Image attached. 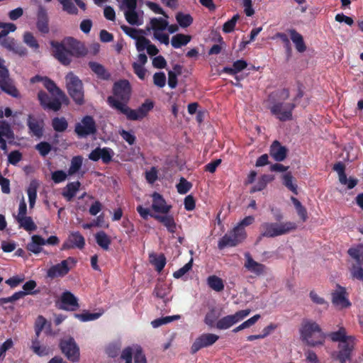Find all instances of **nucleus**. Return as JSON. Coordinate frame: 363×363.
Returning <instances> with one entry per match:
<instances>
[{"label":"nucleus","instance_id":"6e6552de","mask_svg":"<svg viewBox=\"0 0 363 363\" xmlns=\"http://www.w3.org/2000/svg\"><path fill=\"white\" fill-rule=\"evenodd\" d=\"M246 237L245 229L240 226H235L218 241V247L220 250L225 247H235L243 242Z\"/></svg>","mask_w":363,"mask_h":363},{"label":"nucleus","instance_id":"4d7b16f0","mask_svg":"<svg viewBox=\"0 0 363 363\" xmlns=\"http://www.w3.org/2000/svg\"><path fill=\"white\" fill-rule=\"evenodd\" d=\"M23 42L33 49H38L39 48V45L33 36V35L30 32H26L23 35Z\"/></svg>","mask_w":363,"mask_h":363},{"label":"nucleus","instance_id":"72a5a7b5","mask_svg":"<svg viewBox=\"0 0 363 363\" xmlns=\"http://www.w3.org/2000/svg\"><path fill=\"white\" fill-rule=\"evenodd\" d=\"M289 33L290 35V38L295 45L297 51L299 52H305L306 50V46L302 35L294 29L289 30Z\"/></svg>","mask_w":363,"mask_h":363},{"label":"nucleus","instance_id":"c85d7f7f","mask_svg":"<svg viewBox=\"0 0 363 363\" xmlns=\"http://www.w3.org/2000/svg\"><path fill=\"white\" fill-rule=\"evenodd\" d=\"M287 150L278 141H274L270 147L271 156L278 162L283 161L286 157Z\"/></svg>","mask_w":363,"mask_h":363},{"label":"nucleus","instance_id":"0eeeda50","mask_svg":"<svg viewBox=\"0 0 363 363\" xmlns=\"http://www.w3.org/2000/svg\"><path fill=\"white\" fill-rule=\"evenodd\" d=\"M66 86L69 94L79 104L84 102V90L82 81L72 72L65 77Z\"/></svg>","mask_w":363,"mask_h":363},{"label":"nucleus","instance_id":"a19ab883","mask_svg":"<svg viewBox=\"0 0 363 363\" xmlns=\"http://www.w3.org/2000/svg\"><path fill=\"white\" fill-rule=\"evenodd\" d=\"M37 189L38 184L35 181L31 182L27 189L29 206L30 208H33L35 203V201L37 199Z\"/></svg>","mask_w":363,"mask_h":363},{"label":"nucleus","instance_id":"5fc2aeb1","mask_svg":"<svg viewBox=\"0 0 363 363\" xmlns=\"http://www.w3.org/2000/svg\"><path fill=\"white\" fill-rule=\"evenodd\" d=\"M82 157L81 156H75L71 160L70 167L68 169V175L76 174L82 167Z\"/></svg>","mask_w":363,"mask_h":363},{"label":"nucleus","instance_id":"ea45409f","mask_svg":"<svg viewBox=\"0 0 363 363\" xmlns=\"http://www.w3.org/2000/svg\"><path fill=\"white\" fill-rule=\"evenodd\" d=\"M96 243L104 250L109 249L111 240L109 236L104 231H100L95 235Z\"/></svg>","mask_w":363,"mask_h":363},{"label":"nucleus","instance_id":"de8ad7c7","mask_svg":"<svg viewBox=\"0 0 363 363\" xmlns=\"http://www.w3.org/2000/svg\"><path fill=\"white\" fill-rule=\"evenodd\" d=\"M176 20L182 28H187L193 22V18L190 14L179 12L176 14Z\"/></svg>","mask_w":363,"mask_h":363},{"label":"nucleus","instance_id":"79ce46f5","mask_svg":"<svg viewBox=\"0 0 363 363\" xmlns=\"http://www.w3.org/2000/svg\"><path fill=\"white\" fill-rule=\"evenodd\" d=\"M191 40L189 35L177 34L172 38L171 44L174 48H179L186 45Z\"/></svg>","mask_w":363,"mask_h":363},{"label":"nucleus","instance_id":"393cba45","mask_svg":"<svg viewBox=\"0 0 363 363\" xmlns=\"http://www.w3.org/2000/svg\"><path fill=\"white\" fill-rule=\"evenodd\" d=\"M147 62V55L144 53H140L136 61L133 63L134 73L142 80L145 79L146 75L147 70L145 68V65Z\"/></svg>","mask_w":363,"mask_h":363},{"label":"nucleus","instance_id":"423d86ee","mask_svg":"<svg viewBox=\"0 0 363 363\" xmlns=\"http://www.w3.org/2000/svg\"><path fill=\"white\" fill-rule=\"evenodd\" d=\"M167 28L168 21L165 17L152 18L146 26L147 31L152 33L153 39L166 45L169 43V34L166 32Z\"/></svg>","mask_w":363,"mask_h":363},{"label":"nucleus","instance_id":"09e8293b","mask_svg":"<svg viewBox=\"0 0 363 363\" xmlns=\"http://www.w3.org/2000/svg\"><path fill=\"white\" fill-rule=\"evenodd\" d=\"M89 65L91 70L97 74L99 77L102 79H108L109 77L108 73L101 65L95 62H90Z\"/></svg>","mask_w":363,"mask_h":363},{"label":"nucleus","instance_id":"37998d69","mask_svg":"<svg viewBox=\"0 0 363 363\" xmlns=\"http://www.w3.org/2000/svg\"><path fill=\"white\" fill-rule=\"evenodd\" d=\"M207 283L210 288L216 291H221L224 289V284L223 280L216 275H212L208 277Z\"/></svg>","mask_w":363,"mask_h":363},{"label":"nucleus","instance_id":"3c124183","mask_svg":"<svg viewBox=\"0 0 363 363\" xmlns=\"http://www.w3.org/2000/svg\"><path fill=\"white\" fill-rule=\"evenodd\" d=\"M121 28L126 35L134 39L135 41L144 35V31L140 29H135L125 25L121 26Z\"/></svg>","mask_w":363,"mask_h":363},{"label":"nucleus","instance_id":"338daca9","mask_svg":"<svg viewBox=\"0 0 363 363\" xmlns=\"http://www.w3.org/2000/svg\"><path fill=\"white\" fill-rule=\"evenodd\" d=\"M338 177L340 182L343 185H347V188L350 189L354 188L357 184V181L354 179L350 178L348 179L345 173L339 174Z\"/></svg>","mask_w":363,"mask_h":363},{"label":"nucleus","instance_id":"e2e57ef3","mask_svg":"<svg viewBox=\"0 0 363 363\" xmlns=\"http://www.w3.org/2000/svg\"><path fill=\"white\" fill-rule=\"evenodd\" d=\"M240 16L238 14H235L233 16V18L225 22L223 27V32L228 33L232 32L234 30L235 24L239 19Z\"/></svg>","mask_w":363,"mask_h":363},{"label":"nucleus","instance_id":"4c0bfd02","mask_svg":"<svg viewBox=\"0 0 363 363\" xmlns=\"http://www.w3.org/2000/svg\"><path fill=\"white\" fill-rule=\"evenodd\" d=\"M28 125L33 135L38 138H40L43 135V122L38 121L35 118L29 116Z\"/></svg>","mask_w":363,"mask_h":363},{"label":"nucleus","instance_id":"680f3d73","mask_svg":"<svg viewBox=\"0 0 363 363\" xmlns=\"http://www.w3.org/2000/svg\"><path fill=\"white\" fill-rule=\"evenodd\" d=\"M154 84L160 88H162L166 84V75L162 72H156L153 75Z\"/></svg>","mask_w":363,"mask_h":363},{"label":"nucleus","instance_id":"a211bd4d","mask_svg":"<svg viewBox=\"0 0 363 363\" xmlns=\"http://www.w3.org/2000/svg\"><path fill=\"white\" fill-rule=\"evenodd\" d=\"M38 100L40 104L45 108L55 111H58L62 106V102L64 101L57 97H55L54 99L51 100L48 95L44 91H40L38 94Z\"/></svg>","mask_w":363,"mask_h":363},{"label":"nucleus","instance_id":"1a4fd4ad","mask_svg":"<svg viewBox=\"0 0 363 363\" xmlns=\"http://www.w3.org/2000/svg\"><path fill=\"white\" fill-rule=\"evenodd\" d=\"M130 84L128 80H120L114 84L113 86V96L108 98V103L111 107L116 109L109 101L111 98L116 101H120L126 104L130 99Z\"/></svg>","mask_w":363,"mask_h":363},{"label":"nucleus","instance_id":"dca6fc26","mask_svg":"<svg viewBox=\"0 0 363 363\" xmlns=\"http://www.w3.org/2000/svg\"><path fill=\"white\" fill-rule=\"evenodd\" d=\"M75 133L79 137L84 138L96 132V127L92 117L86 116L76 124Z\"/></svg>","mask_w":363,"mask_h":363},{"label":"nucleus","instance_id":"bf43d9fd","mask_svg":"<svg viewBox=\"0 0 363 363\" xmlns=\"http://www.w3.org/2000/svg\"><path fill=\"white\" fill-rule=\"evenodd\" d=\"M0 28H2V30L0 32V38H1L6 37L9 33L14 32L16 30V26L11 23L0 22Z\"/></svg>","mask_w":363,"mask_h":363},{"label":"nucleus","instance_id":"4468645a","mask_svg":"<svg viewBox=\"0 0 363 363\" xmlns=\"http://www.w3.org/2000/svg\"><path fill=\"white\" fill-rule=\"evenodd\" d=\"M4 60L0 58V87L1 89L12 96H18V91L12 84L9 75V71L4 65Z\"/></svg>","mask_w":363,"mask_h":363},{"label":"nucleus","instance_id":"5701e85b","mask_svg":"<svg viewBox=\"0 0 363 363\" xmlns=\"http://www.w3.org/2000/svg\"><path fill=\"white\" fill-rule=\"evenodd\" d=\"M354 340H350L346 343H339V352L337 354V359L342 363H345L350 359L351 352L354 349Z\"/></svg>","mask_w":363,"mask_h":363},{"label":"nucleus","instance_id":"603ef678","mask_svg":"<svg viewBox=\"0 0 363 363\" xmlns=\"http://www.w3.org/2000/svg\"><path fill=\"white\" fill-rule=\"evenodd\" d=\"M293 177L290 172L285 173L282 176L283 184L294 194H298L297 185L293 182Z\"/></svg>","mask_w":363,"mask_h":363},{"label":"nucleus","instance_id":"a878e982","mask_svg":"<svg viewBox=\"0 0 363 363\" xmlns=\"http://www.w3.org/2000/svg\"><path fill=\"white\" fill-rule=\"evenodd\" d=\"M245 267L250 272L256 274L261 275L264 272L265 266L255 261L249 252L245 254Z\"/></svg>","mask_w":363,"mask_h":363},{"label":"nucleus","instance_id":"c03bdc74","mask_svg":"<svg viewBox=\"0 0 363 363\" xmlns=\"http://www.w3.org/2000/svg\"><path fill=\"white\" fill-rule=\"evenodd\" d=\"M247 66V63L246 61L242 60H239L235 61L232 67H225L223 69L224 72L228 73L229 74H235L244 69H245Z\"/></svg>","mask_w":363,"mask_h":363},{"label":"nucleus","instance_id":"f8f14e48","mask_svg":"<svg viewBox=\"0 0 363 363\" xmlns=\"http://www.w3.org/2000/svg\"><path fill=\"white\" fill-rule=\"evenodd\" d=\"M295 104L292 102L276 101L270 107L271 113L279 120L286 121L291 119Z\"/></svg>","mask_w":363,"mask_h":363},{"label":"nucleus","instance_id":"2eb2a0df","mask_svg":"<svg viewBox=\"0 0 363 363\" xmlns=\"http://www.w3.org/2000/svg\"><path fill=\"white\" fill-rule=\"evenodd\" d=\"M62 352L72 362L78 361L79 358V350L72 337H65L60 342Z\"/></svg>","mask_w":363,"mask_h":363},{"label":"nucleus","instance_id":"ddd939ff","mask_svg":"<svg viewBox=\"0 0 363 363\" xmlns=\"http://www.w3.org/2000/svg\"><path fill=\"white\" fill-rule=\"evenodd\" d=\"M133 355H134L135 363H147V359L142 348L138 345L123 349L121 358L125 360V363H132Z\"/></svg>","mask_w":363,"mask_h":363},{"label":"nucleus","instance_id":"b1692460","mask_svg":"<svg viewBox=\"0 0 363 363\" xmlns=\"http://www.w3.org/2000/svg\"><path fill=\"white\" fill-rule=\"evenodd\" d=\"M85 244L84 237L78 232L72 233L67 241L63 244L62 249L67 250L74 247L82 249Z\"/></svg>","mask_w":363,"mask_h":363},{"label":"nucleus","instance_id":"20e7f679","mask_svg":"<svg viewBox=\"0 0 363 363\" xmlns=\"http://www.w3.org/2000/svg\"><path fill=\"white\" fill-rule=\"evenodd\" d=\"M143 0H122L120 9L123 12L127 22L132 26H141L144 21V12L138 8L137 4Z\"/></svg>","mask_w":363,"mask_h":363},{"label":"nucleus","instance_id":"4be33fe9","mask_svg":"<svg viewBox=\"0 0 363 363\" xmlns=\"http://www.w3.org/2000/svg\"><path fill=\"white\" fill-rule=\"evenodd\" d=\"M78 307V300L73 294L69 291H65L62 294L60 298V308L67 311H75Z\"/></svg>","mask_w":363,"mask_h":363},{"label":"nucleus","instance_id":"c756f323","mask_svg":"<svg viewBox=\"0 0 363 363\" xmlns=\"http://www.w3.org/2000/svg\"><path fill=\"white\" fill-rule=\"evenodd\" d=\"M43 85L54 97L67 100L65 94L56 86L53 81L45 77Z\"/></svg>","mask_w":363,"mask_h":363},{"label":"nucleus","instance_id":"c9c22d12","mask_svg":"<svg viewBox=\"0 0 363 363\" xmlns=\"http://www.w3.org/2000/svg\"><path fill=\"white\" fill-rule=\"evenodd\" d=\"M170 291V286L164 283L158 284L155 289L156 296L162 298L164 303L169 302L171 300V298L168 297Z\"/></svg>","mask_w":363,"mask_h":363},{"label":"nucleus","instance_id":"39448f33","mask_svg":"<svg viewBox=\"0 0 363 363\" xmlns=\"http://www.w3.org/2000/svg\"><path fill=\"white\" fill-rule=\"evenodd\" d=\"M109 101L114 106L116 107V110L124 114L128 119L133 121L143 119L154 106L152 101L147 100L138 108L134 110L130 108L127 104L120 101H116L112 98H111Z\"/></svg>","mask_w":363,"mask_h":363},{"label":"nucleus","instance_id":"f257e3e1","mask_svg":"<svg viewBox=\"0 0 363 363\" xmlns=\"http://www.w3.org/2000/svg\"><path fill=\"white\" fill-rule=\"evenodd\" d=\"M299 333L301 339L311 347L323 345L326 337L320 326L315 321L310 319L302 321Z\"/></svg>","mask_w":363,"mask_h":363},{"label":"nucleus","instance_id":"9b49d317","mask_svg":"<svg viewBox=\"0 0 363 363\" xmlns=\"http://www.w3.org/2000/svg\"><path fill=\"white\" fill-rule=\"evenodd\" d=\"M76 260L73 257H68L61 262L51 266L47 271V276L51 279L63 277L75 266Z\"/></svg>","mask_w":363,"mask_h":363},{"label":"nucleus","instance_id":"aec40b11","mask_svg":"<svg viewBox=\"0 0 363 363\" xmlns=\"http://www.w3.org/2000/svg\"><path fill=\"white\" fill-rule=\"evenodd\" d=\"M0 44L3 48L19 56H25L27 54L26 49L23 45L18 44L12 38L3 39L0 41Z\"/></svg>","mask_w":363,"mask_h":363},{"label":"nucleus","instance_id":"7ed1b4c3","mask_svg":"<svg viewBox=\"0 0 363 363\" xmlns=\"http://www.w3.org/2000/svg\"><path fill=\"white\" fill-rule=\"evenodd\" d=\"M296 228V224L294 222L273 223L263 222L259 227L260 235L259 242L262 238H274L289 233Z\"/></svg>","mask_w":363,"mask_h":363},{"label":"nucleus","instance_id":"052dcab7","mask_svg":"<svg viewBox=\"0 0 363 363\" xmlns=\"http://www.w3.org/2000/svg\"><path fill=\"white\" fill-rule=\"evenodd\" d=\"M192 185L184 178H181L179 184L177 185V191L181 194H185L191 188Z\"/></svg>","mask_w":363,"mask_h":363},{"label":"nucleus","instance_id":"f704fd0d","mask_svg":"<svg viewBox=\"0 0 363 363\" xmlns=\"http://www.w3.org/2000/svg\"><path fill=\"white\" fill-rule=\"evenodd\" d=\"M153 217L157 220L162 223L170 233H174L176 230V223L174 220V218L172 216L166 213L164 216L160 215H152Z\"/></svg>","mask_w":363,"mask_h":363},{"label":"nucleus","instance_id":"cd10ccee","mask_svg":"<svg viewBox=\"0 0 363 363\" xmlns=\"http://www.w3.org/2000/svg\"><path fill=\"white\" fill-rule=\"evenodd\" d=\"M37 17L38 29L43 33H48L49 32L48 17L46 10L42 6H39Z\"/></svg>","mask_w":363,"mask_h":363},{"label":"nucleus","instance_id":"69168bd1","mask_svg":"<svg viewBox=\"0 0 363 363\" xmlns=\"http://www.w3.org/2000/svg\"><path fill=\"white\" fill-rule=\"evenodd\" d=\"M193 264V259L191 258L190 261L186 263L184 267L174 272L173 274V277L175 279H179L182 277L184 274H186L191 268Z\"/></svg>","mask_w":363,"mask_h":363},{"label":"nucleus","instance_id":"9d476101","mask_svg":"<svg viewBox=\"0 0 363 363\" xmlns=\"http://www.w3.org/2000/svg\"><path fill=\"white\" fill-rule=\"evenodd\" d=\"M250 313L251 310L249 308L236 311L234 314L228 315L219 319L216 326L219 330H227L236 323L243 320Z\"/></svg>","mask_w":363,"mask_h":363},{"label":"nucleus","instance_id":"a18cd8bd","mask_svg":"<svg viewBox=\"0 0 363 363\" xmlns=\"http://www.w3.org/2000/svg\"><path fill=\"white\" fill-rule=\"evenodd\" d=\"M31 349L34 353L40 357L46 356L50 353V349L48 347L40 345L38 337L32 340Z\"/></svg>","mask_w":363,"mask_h":363},{"label":"nucleus","instance_id":"e433bc0d","mask_svg":"<svg viewBox=\"0 0 363 363\" xmlns=\"http://www.w3.org/2000/svg\"><path fill=\"white\" fill-rule=\"evenodd\" d=\"M150 262L155 267L159 272H161L166 264V258L163 255H157L155 253L150 254Z\"/></svg>","mask_w":363,"mask_h":363},{"label":"nucleus","instance_id":"49530a36","mask_svg":"<svg viewBox=\"0 0 363 363\" xmlns=\"http://www.w3.org/2000/svg\"><path fill=\"white\" fill-rule=\"evenodd\" d=\"M348 253L357 261V264L363 265V245L350 248L348 250Z\"/></svg>","mask_w":363,"mask_h":363},{"label":"nucleus","instance_id":"7c9ffc66","mask_svg":"<svg viewBox=\"0 0 363 363\" xmlns=\"http://www.w3.org/2000/svg\"><path fill=\"white\" fill-rule=\"evenodd\" d=\"M45 245L44 238L40 235H34L27 245V249L34 254H39L42 251V246Z\"/></svg>","mask_w":363,"mask_h":363},{"label":"nucleus","instance_id":"8fccbe9b","mask_svg":"<svg viewBox=\"0 0 363 363\" xmlns=\"http://www.w3.org/2000/svg\"><path fill=\"white\" fill-rule=\"evenodd\" d=\"M0 135L4 139L14 138V134L9 124L4 121H0Z\"/></svg>","mask_w":363,"mask_h":363},{"label":"nucleus","instance_id":"0e129e2a","mask_svg":"<svg viewBox=\"0 0 363 363\" xmlns=\"http://www.w3.org/2000/svg\"><path fill=\"white\" fill-rule=\"evenodd\" d=\"M101 314L98 313H85L75 314L74 316L82 322L91 321L98 319Z\"/></svg>","mask_w":363,"mask_h":363},{"label":"nucleus","instance_id":"774afa93","mask_svg":"<svg viewBox=\"0 0 363 363\" xmlns=\"http://www.w3.org/2000/svg\"><path fill=\"white\" fill-rule=\"evenodd\" d=\"M351 274L353 278L363 281V265H354L351 269Z\"/></svg>","mask_w":363,"mask_h":363},{"label":"nucleus","instance_id":"6ab92c4d","mask_svg":"<svg viewBox=\"0 0 363 363\" xmlns=\"http://www.w3.org/2000/svg\"><path fill=\"white\" fill-rule=\"evenodd\" d=\"M332 302L339 308H347L351 304L347 298L345 289L340 286H337L336 290L332 294Z\"/></svg>","mask_w":363,"mask_h":363},{"label":"nucleus","instance_id":"864d4df0","mask_svg":"<svg viewBox=\"0 0 363 363\" xmlns=\"http://www.w3.org/2000/svg\"><path fill=\"white\" fill-rule=\"evenodd\" d=\"M179 318H180V315H171V316L160 318L152 320L151 322V325L153 328H156L162 325L169 323H171L174 320H178Z\"/></svg>","mask_w":363,"mask_h":363},{"label":"nucleus","instance_id":"13d9d810","mask_svg":"<svg viewBox=\"0 0 363 363\" xmlns=\"http://www.w3.org/2000/svg\"><path fill=\"white\" fill-rule=\"evenodd\" d=\"M60 3L62 5L63 10L69 14H77L78 12L77 8L72 2L71 0H59Z\"/></svg>","mask_w":363,"mask_h":363},{"label":"nucleus","instance_id":"58836bf2","mask_svg":"<svg viewBox=\"0 0 363 363\" xmlns=\"http://www.w3.org/2000/svg\"><path fill=\"white\" fill-rule=\"evenodd\" d=\"M20 227L23 228L28 232H31L37 229V225L33 222V219L30 216H23L16 219Z\"/></svg>","mask_w":363,"mask_h":363},{"label":"nucleus","instance_id":"f3484780","mask_svg":"<svg viewBox=\"0 0 363 363\" xmlns=\"http://www.w3.org/2000/svg\"><path fill=\"white\" fill-rule=\"evenodd\" d=\"M218 339L219 336L216 334L203 333L195 340L191 345V352L194 354L201 348L213 345Z\"/></svg>","mask_w":363,"mask_h":363},{"label":"nucleus","instance_id":"f03ea898","mask_svg":"<svg viewBox=\"0 0 363 363\" xmlns=\"http://www.w3.org/2000/svg\"><path fill=\"white\" fill-rule=\"evenodd\" d=\"M51 45L55 57L62 65H67L70 63L73 55L79 48L80 43L73 38L68 37L62 43L52 42Z\"/></svg>","mask_w":363,"mask_h":363},{"label":"nucleus","instance_id":"bb28decb","mask_svg":"<svg viewBox=\"0 0 363 363\" xmlns=\"http://www.w3.org/2000/svg\"><path fill=\"white\" fill-rule=\"evenodd\" d=\"M152 199V208L155 212L166 214L169 211L171 206L167 205L166 201L160 194L154 193Z\"/></svg>","mask_w":363,"mask_h":363},{"label":"nucleus","instance_id":"2f4dec72","mask_svg":"<svg viewBox=\"0 0 363 363\" xmlns=\"http://www.w3.org/2000/svg\"><path fill=\"white\" fill-rule=\"evenodd\" d=\"M81 183L79 182H70L67 184L64 188L62 193V196L67 201H70L75 196L77 192L79 191Z\"/></svg>","mask_w":363,"mask_h":363},{"label":"nucleus","instance_id":"473e14b6","mask_svg":"<svg viewBox=\"0 0 363 363\" xmlns=\"http://www.w3.org/2000/svg\"><path fill=\"white\" fill-rule=\"evenodd\" d=\"M328 337L333 342H339V343H346L350 340H354V337L351 335H347L345 329L340 328L337 331L333 332L328 334Z\"/></svg>","mask_w":363,"mask_h":363},{"label":"nucleus","instance_id":"412c9836","mask_svg":"<svg viewBox=\"0 0 363 363\" xmlns=\"http://www.w3.org/2000/svg\"><path fill=\"white\" fill-rule=\"evenodd\" d=\"M113 155V151L109 147H97L91 151L89 158L93 161H98L101 159L104 163H108L111 160Z\"/></svg>","mask_w":363,"mask_h":363},{"label":"nucleus","instance_id":"6e6d98bb","mask_svg":"<svg viewBox=\"0 0 363 363\" xmlns=\"http://www.w3.org/2000/svg\"><path fill=\"white\" fill-rule=\"evenodd\" d=\"M67 126V122L64 118H55L52 120V127L57 132L65 131Z\"/></svg>","mask_w":363,"mask_h":363}]
</instances>
